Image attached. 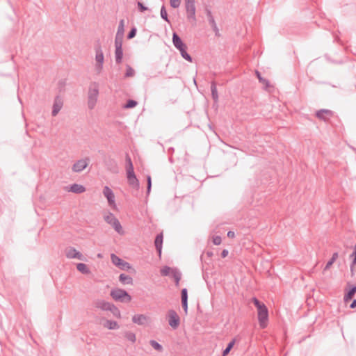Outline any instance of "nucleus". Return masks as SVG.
I'll list each match as a JSON object with an SVG mask.
<instances>
[{
    "instance_id": "obj_40",
    "label": "nucleus",
    "mask_w": 356,
    "mask_h": 356,
    "mask_svg": "<svg viewBox=\"0 0 356 356\" xmlns=\"http://www.w3.org/2000/svg\"><path fill=\"white\" fill-rule=\"evenodd\" d=\"M136 33H137L136 28V27L131 28L127 35V39L131 40V39L134 38L136 36Z\"/></svg>"
},
{
    "instance_id": "obj_9",
    "label": "nucleus",
    "mask_w": 356,
    "mask_h": 356,
    "mask_svg": "<svg viewBox=\"0 0 356 356\" xmlns=\"http://www.w3.org/2000/svg\"><path fill=\"white\" fill-rule=\"evenodd\" d=\"M63 106V100L60 96L56 95L54 100L51 115L55 117L58 115Z\"/></svg>"
},
{
    "instance_id": "obj_56",
    "label": "nucleus",
    "mask_w": 356,
    "mask_h": 356,
    "mask_svg": "<svg viewBox=\"0 0 356 356\" xmlns=\"http://www.w3.org/2000/svg\"><path fill=\"white\" fill-rule=\"evenodd\" d=\"M18 100H19V102H20V104H22V100H21V99H20V97H18Z\"/></svg>"
},
{
    "instance_id": "obj_57",
    "label": "nucleus",
    "mask_w": 356,
    "mask_h": 356,
    "mask_svg": "<svg viewBox=\"0 0 356 356\" xmlns=\"http://www.w3.org/2000/svg\"><path fill=\"white\" fill-rule=\"evenodd\" d=\"M169 151H172L173 152L174 151V148L173 147L169 148Z\"/></svg>"
},
{
    "instance_id": "obj_44",
    "label": "nucleus",
    "mask_w": 356,
    "mask_h": 356,
    "mask_svg": "<svg viewBox=\"0 0 356 356\" xmlns=\"http://www.w3.org/2000/svg\"><path fill=\"white\" fill-rule=\"evenodd\" d=\"M181 0H170V6L173 8H177L179 7Z\"/></svg>"
},
{
    "instance_id": "obj_30",
    "label": "nucleus",
    "mask_w": 356,
    "mask_h": 356,
    "mask_svg": "<svg viewBox=\"0 0 356 356\" xmlns=\"http://www.w3.org/2000/svg\"><path fill=\"white\" fill-rule=\"evenodd\" d=\"M124 337L131 343H134L136 341V334L131 331H125L124 332Z\"/></svg>"
},
{
    "instance_id": "obj_28",
    "label": "nucleus",
    "mask_w": 356,
    "mask_h": 356,
    "mask_svg": "<svg viewBox=\"0 0 356 356\" xmlns=\"http://www.w3.org/2000/svg\"><path fill=\"white\" fill-rule=\"evenodd\" d=\"M186 49H187V46H186V47H184V48L179 49V51L180 52L181 56H182V58L184 59L191 63L193 61V58H192L191 56L187 52Z\"/></svg>"
},
{
    "instance_id": "obj_24",
    "label": "nucleus",
    "mask_w": 356,
    "mask_h": 356,
    "mask_svg": "<svg viewBox=\"0 0 356 356\" xmlns=\"http://www.w3.org/2000/svg\"><path fill=\"white\" fill-rule=\"evenodd\" d=\"M119 281L123 284H133L132 277L124 273H121L120 275Z\"/></svg>"
},
{
    "instance_id": "obj_35",
    "label": "nucleus",
    "mask_w": 356,
    "mask_h": 356,
    "mask_svg": "<svg viewBox=\"0 0 356 356\" xmlns=\"http://www.w3.org/2000/svg\"><path fill=\"white\" fill-rule=\"evenodd\" d=\"M128 183L130 186H131L134 188L138 189L139 188V181L136 177L134 178H130V179H127Z\"/></svg>"
},
{
    "instance_id": "obj_27",
    "label": "nucleus",
    "mask_w": 356,
    "mask_h": 356,
    "mask_svg": "<svg viewBox=\"0 0 356 356\" xmlns=\"http://www.w3.org/2000/svg\"><path fill=\"white\" fill-rule=\"evenodd\" d=\"M257 76L259 79V81L264 85V88L265 90H267L268 88L270 86V82L268 80L263 78L261 76V73L259 71H256Z\"/></svg>"
},
{
    "instance_id": "obj_42",
    "label": "nucleus",
    "mask_w": 356,
    "mask_h": 356,
    "mask_svg": "<svg viewBox=\"0 0 356 356\" xmlns=\"http://www.w3.org/2000/svg\"><path fill=\"white\" fill-rule=\"evenodd\" d=\"M125 161H126V168H134V165H133V163H132L131 159V157L129 156V155L128 154H126Z\"/></svg>"
},
{
    "instance_id": "obj_36",
    "label": "nucleus",
    "mask_w": 356,
    "mask_h": 356,
    "mask_svg": "<svg viewBox=\"0 0 356 356\" xmlns=\"http://www.w3.org/2000/svg\"><path fill=\"white\" fill-rule=\"evenodd\" d=\"M161 17L165 22H170V20H169L168 16V13H167V11H166V9H165V7L164 5H163L161 8Z\"/></svg>"
},
{
    "instance_id": "obj_50",
    "label": "nucleus",
    "mask_w": 356,
    "mask_h": 356,
    "mask_svg": "<svg viewBox=\"0 0 356 356\" xmlns=\"http://www.w3.org/2000/svg\"><path fill=\"white\" fill-rule=\"evenodd\" d=\"M334 261H335L334 260H333L332 259L330 258V259L326 264V265L324 268V270L329 269Z\"/></svg>"
},
{
    "instance_id": "obj_3",
    "label": "nucleus",
    "mask_w": 356,
    "mask_h": 356,
    "mask_svg": "<svg viewBox=\"0 0 356 356\" xmlns=\"http://www.w3.org/2000/svg\"><path fill=\"white\" fill-rule=\"evenodd\" d=\"M95 70L98 74L101 73L103 69V64L104 60V53L102 49L100 44H97L95 47Z\"/></svg>"
},
{
    "instance_id": "obj_5",
    "label": "nucleus",
    "mask_w": 356,
    "mask_h": 356,
    "mask_svg": "<svg viewBox=\"0 0 356 356\" xmlns=\"http://www.w3.org/2000/svg\"><path fill=\"white\" fill-rule=\"evenodd\" d=\"M104 220L111 225L118 233L121 234L123 232L120 221L112 213H108V215L105 216Z\"/></svg>"
},
{
    "instance_id": "obj_45",
    "label": "nucleus",
    "mask_w": 356,
    "mask_h": 356,
    "mask_svg": "<svg viewBox=\"0 0 356 356\" xmlns=\"http://www.w3.org/2000/svg\"><path fill=\"white\" fill-rule=\"evenodd\" d=\"M152 188V179L149 175L147 177V195L150 193Z\"/></svg>"
},
{
    "instance_id": "obj_34",
    "label": "nucleus",
    "mask_w": 356,
    "mask_h": 356,
    "mask_svg": "<svg viewBox=\"0 0 356 356\" xmlns=\"http://www.w3.org/2000/svg\"><path fill=\"white\" fill-rule=\"evenodd\" d=\"M149 344L152 346V347L159 351V352H162L163 348V346L159 343H158L155 340H150L149 341Z\"/></svg>"
},
{
    "instance_id": "obj_32",
    "label": "nucleus",
    "mask_w": 356,
    "mask_h": 356,
    "mask_svg": "<svg viewBox=\"0 0 356 356\" xmlns=\"http://www.w3.org/2000/svg\"><path fill=\"white\" fill-rule=\"evenodd\" d=\"M135 70L129 64H127L124 78L133 77L135 76Z\"/></svg>"
},
{
    "instance_id": "obj_19",
    "label": "nucleus",
    "mask_w": 356,
    "mask_h": 356,
    "mask_svg": "<svg viewBox=\"0 0 356 356\" xmlns=\"http://www.w3.org/2000/svg\"><path fill=\"white\" fill-rule=\"evenodd\" d=\"M163 240V236L162 233L157 234L154 240L155 248L156 250V252H158L159 257H161Z\"/></svg>"
},
{
    "instance_id": "obj_58",
    "label": "nucleus",
    "mask_w": 356,
    "mask_h": 356,
    "mask_svg": "<svg viewBox=\"0 0 356 356\" xmlns=\"http://www.w3.org/2000/svg\"><path fill=\"white\" fill-rule=\"evenodd\" d=\"M207 254H208V255H212V254H213V253H212V252H207Z\"/></svg>"
},
{
    "instance_id": "obj_6",
    "label": "nucleus",
    "mask_w": 356,
    "mask_h": 356,
    "mask_svg": "<svg viewBox=\"0 0 356 356\" xmlns=\"http://www.w3.org/2000/svg\"><path fill=\"white\" fill-rule=\"evenodd\" d=\"M111 259L112 263L115 266H118L120 270H128L131 268V266L129 263H128L126 261L123 260L122 259L120 258L118 256H117L114 253H112L111 254Z\"/></svg>"
},
{
    "instance_id": "obj_52",
    "label": "nucleus",
    "mask_w": 356,
    "mask_h": 356,
    "mask_svg": "<svg viewBox=\"0 0 356 356\" xmlns=\"http://www.w3.org/2000/svg\"><path fill=\"white\" fill-rule=\"evenodd\" d=\"M350 307L351 309H354L356 307V299H354L352 300L350 305Z\"/></svg>"
},
{
    "instance_id": "obj_46",
    "label": "nucleus",
    "mask_w": 356,
    "mask_h": 356,
    "mask_svg": "<svg viewBox=\"0 0 356 356\" xmlns=\"http://www.w3.org/2000/svg\"><path fill=\"white\" fill-rule=\"evenodd\" d=\"M137 6H138V10H139L140 12H142V13H143V12H145V11H146V10H148V8H147V6H145L142 2H140V1H138V2H137Z\"/></svg>"
},
{
    "instance_id": "obj_51",
    "label": "nucleus",
    "mask_w": 356,
    "mask_h": 356,
    "mask_svg": "<svg viewBox=\"0 0 356 356\" xmlns=\"http://www.w3.org/2000/svg\"><path fill=\"white\" fill-rule=\"evenodd\" d=\"M228 253H229L228 250H226V249H224V250L221 252V257H222V258H225V257H226L228 255Z\"/></svg>"
},
{
    "instance_id": "obj_47",
    "label": "nucleus",
    "mask_w": 356,
    "mask_h": 356,
    "mask_svg": "<svg viewBox=\"0 0 356 356\" xmlns=\"http://www.w3.org/2000/svg\"><path fill=\"white\" fill-rule=\"evenodd\" d=\"M253 302L257 309L265 305L263 302H260L257 298H253Z\"/></svg>"
},
{
    "instance_id": "obj_37",
    "label": "nucleus",
    "mask_w": 356,
    "mask_h": 356,
    "mask_svg": "<svg viewBox=\"0 0 356 356\" xmlns=\"http://www.w3.org/2000/svg\"><path fill=\"white\" fill-rule=\"evenodd\" d=\"M138 102L134 99H129L124 106V108H133L136 106Z\"/></svg>"
},
{
    "instance_id": "obj_21",
    "label": "nucleus",
    "mask_w": 356,
    "mask_h": 356,
    "mask_svg": "<svg viewBox=\"0 0 356 356\" xmlns=\"http://www.w3.org/2000/svg\"><path fill=\"white\" fill-rule=\"evenodd\" d=\"M111 304L112 303L106 302L104 300H97L95 302V307L102 311H108L110 309Z\"/></svg>"
},
{
    "instance_id": "obj_54",
    "label": "nucleus",
    "mask_w": 356,
    "mask_h": 356,
    "mask_svg": "<svg viewBox=\"0 0 356 356\" xmlns=\"http://www.w3.org/2000/svg\"><path fill=\"white\" fill-rule=\"evenodd\" d=\"M234 236H235V234H234V232H232V231H229L228 232V233H227V236L228 237L233 238V237H234Z\"/></svg>"
},
{
    "instance_id": "obj_18",
    "label": "nucleus",
    "mask_w": 356,
    "mask_h": 356,
    "mask_svg": "<svg viewBox=\"0 0 356 356\" xmlns=\"http://www.w3.org/2000/svg\"><path fill=\"white\" fill-rule=\"evenodd\" d=\"M172 43L175 47L179 50L184 47H186V44L182 41L181 38L179 37V35L176 33L174 32L172 33Z\"/></svg>"
},
{
    "instance_id": "obj_26",
    "label": "nucleus",
    "mask_w": 356,
    "mask_h": 356,
    "mask_svg": "<svg viewBox=\"0 0 356 356\" xmlns=\"http://www.w3.org/2000/svg\"><path fill=\"white\" fill-rule=\"evenodd\" d=\"M104 326L108 330H118L120 327L118 323L112 320H106Z\"/></svg>"
},
{
    "instance_id": "obj_22",
    "label": "nucleus",
    "mask_w": 356,
    "mask_h": 356,
    "mask_svg": "<svg viewBox=\"0 0 356 356\" xmlns=\"http://www.w3.org/2000/svg\"><path fill=\"white\" fill-rule=\"evenodd\" d=\"M68 191L74 193L80 194L86 191V188L83 185L73 184L70 186V189Z\"/></svg>"
},
{
    "instance_id": "obj_16",
    "label": "nucleus",
    "mask_w": 356,
    "mask_h": 356,
    "mask_svg": "<svg viewBox=\"0 0 356 356\" xmlns=\"http://www.w3.org/2000/svg\"><path fill=\"white\" fill-rule=\"evenodd\" d=\"M103 194L106 197L110 206H115L114 193L108 186H104Z\"/></svg>"
},
{
    "instance_id": "obj_11",
    "label": "nucleus",
    "mask_w": 356,
    "mask_h": 356,
    "mask_svg": "<svg viewBox=\"0 0 356 356\" xmlns=\"http://www.w3.org/2000/svg\"><path fill=\"white\" fill-rule=\"evenodd\" d=\"M205 13L207 17L208 22L211 25L213 31L215 32L216 36H220L219 29L217 26V24L215 22L214 17L212 15L211 11L209 8H205Z\"/></svg>"
},
{
    "instance_id": "obj_23",
    "label": "nucleus",
    "mask_w": 356,
    "mask_h": 356,
    "mask_svg": "<svg viewBox=\"0 0 356 356\" xmlns=\"http://www.w3.org/2000/svg\"><path fill=\"white\" fill-rule=\"evenodd\" d=\"M170 275L174 279L175 285L178 286L181 278V273L177 268H172Z\"/></svg>"
},
{
    "instance_id": "obj_25",
    "label": "nucleus",
    "mask_w": 356,
    "mask_h": 356,
    "mask_svg": "<svg viewBox=\"0 0 356 356\" xmlns=\"http://www.w3.org/2000/svg\"><path fill=\"white\" fill-rule=\"evenodd\" d=\"M211 91L213 100L217 103L218 102V94L215 81H211Z\"/></svg>"
},
{
    "instance_id": "obj_43",
    "label": "nucleus",
    "mask_w": 356,
    "mask_h": 356,
    "mask_svg": "<svg viewBox=\"0 0 356 356\" xmlns=\"http://www.w3.org/2000/svg\"><path fill=\"white\" fill-rule=\"evenodd\" d=\"M181 301L188 300V290H187V289L184 288V289H181Z\"/></svg>"
},
{
    "instance_id": "obj_20",
    "label": "nucleus",
    "mask_w": 356,
    "mask_h": 356,
    "mask_svg": "<svg viewBox=\"0 0 356 356\" xmlns=\"http://www.w3.org/2000/svg\"><path fill=\"white\" fill-rule=\"evenodd\" d=\"M148 317L144 314H136L132 317L133 323L139 325H144L147 323Z\"/></svg>"
},
{
    "instance_id": "obj_2",
    "label": "nucleus",
    "mask_w": 356,
    "mask_h": 356,
    "mask_svg": "<svg viewBox=\"0 0 356 356\" xmlns=\"http://www.w3.org/2000/svg\"><path fill=\"white\" fill-rule=\"evenodd\" d=\"M111 296L115 301H119L121 302H129L131 300V296L129 294V293L122 289H113L111 291L110 293Z\"/></svg>"
},
{
    "instance_id": "obj_41",
    "label": "nucleus",
    "mask_w": 356,
    "mask_h": 356,
    "mask_svg": "<svg viewBox=\"0 0 356 356\" xmlns=\"http://www.w3.org/2000/svg\"><path fill=\"white\" fill-rule=\"evenodd\" d=\"M127 179H130V178H134L136 177L134 168H127Z\"/></svg>"
},
{
    "instance_id": "obj_14",
    "label": "nucleus",
    "mask_w": 356,
    "mask_h": 356,
    "mask_svg": "<svg viewBox=\"0 0 356 356\" xmlns=\"http://www.w3.org/2000/svg\"><path fill=\"white\" fill-rule=\"evenodd\" d=\"M333 111L329 109H320L316 111V116L325 122H327L333 115Z\"/></svg>"
},
{
    "instance_id": "obj_4",
    "label": "nucleus",
    "mask_w": 356,
    "mask_h": 356,
    "mask_svg": "<svg viewBox=\"0 0 356 356\" xmlns=\"http://www.w3.org/2000/svg\"><path fill=\"white\" fill-rule=\"evenodd\" d=\"M167 318L169 325L173 330L178 328L180 324V318L176 311L174 309L168 310L167 313Z\"/></svg>"
},
{
    "instance_id": "obj_39",
    "label": "nucleus",
    "mask_w": 356,
    "mask_h": 356,
    "mask_svg": "<svg viewBox=\"0 0 356 356\" xmlns=\"http://www.w3.org/2000/svg\"><path fill=\"white\" fill-rule=\"evenodd\" d=\"M350 257L353 259L352 264L350 265V270L353 271V266L356 264V244L354 246L353 252L350 254Z\"/></svg>"
},
{
    "instance_id": "obj_55",
    "label": "nucleus",
    "mask_w": 356,
    "mask_h": 356,
    "mask_svg": "<svg viewBox=\"0 0 356 356\" xmlns=\"http://www.w3.org/2000/svg\"><path fill=\"white\" fill-rule=\"evenodd\" d=\"M97 257H99V258H102V254L101 253H99V254H97Z\"/></svg>"
},
{
    "instance_id": "obj_1",
    "label": "nucleus",
    "mask_w": 356,
    "mask_h": 356,
    "mask_svg": "<svg viewBox=\"0 0 356 356\" xmlns=\"http://www.w3.org/2000/svg\"><path fill=\"white\" fill-rule=\"evenodd\" d=\"M99 95V86L96 82H92L88 90V106L90 109H93L97 102Z\"/></svg>"
},
{
    "instance_id": "obj_10",
    "label": "nucleus",
    "mask_w": 356,
    "mask_h": 356,
    "mask_svg": "<svg viewBox=\"0 0 356 356\" xmlns=\"http://www.w3.org/2000/svg\"><path fill=\"white\" fill-rule=\"evenodd\" d=\"M65 255L68 259H77L81 261L85 259L83 255L73 247H69L66 249Z\"/></svg>"
},
{
    "instance_id": "obj_33",
    "label": "nucleus",
    "mask_w": 356,
    "mask_h": 356,
    "mask_svg": "<svg viewBox=\"0 0 356 356\" xmlns=\"http://www.w3.org/2000/svg\"><path fill=\"white\" fill-rule=\"evenodd\" d=\"M108 311H110L113 315L116 317V318H120L121 317V314H120V311L119 310V309L115 306L113 303L111 304V309H108Z\"/></svg>"
},
{
    "instance_id": "obj_53",
    "label": "nucleus",
    "mask_w": 356,
    "mask_h": 356,
    "mask_svg": "<svg viewBox=\"0 0 356 356\" xmlns=\"http://www.w3.org/2000/svg\"><path fill=\"white\" fill-rule=\"evenodd\" d=\"M338 256H339L338 252H334L332 254V256L331 259H332L333 260L336 261L337 259L338 258Z\"/></svg>"
},
{
    "instance_id": "obj_7",
    "label": "nucleus",
    "mask_w": 356,
    "mask_h": 356,
    "mask_svg": "<svg viewBox=\"0 0 356 356\" xmlns=\"http://www.w3.org/2000/svg\"><path fill=\"white\" fill-rule=\"evenodd\" d=\"M258 312V321L261 328H265L267 325V321L268 320V310L266 305L259 308Z\"/></svg>"
},
{
    "instance_id": "obj_12",
    "label": "nucleus",
    "mask_w": 356,
    "mask_h": 356,
    "mask_svg": "<svg viewBox=\"0 0 356 356\" xmlns=\"http://www.w3.org/2000/svg\"><path fill=\"white\" fill-rule=\"evenodd\" d=\"M89 159H80L76 161L72 165V170L75 172H81L88 165Z\"/></svg>"
},
{
    "instance_id": "obj_38",
    "label": "nucleus",
    "mask_w": 356,
    "mask_h": 356,
    "mask_svg": "<svg viewBox=\"0 0 356 356\" xmlns=\"http://www.w3.org/2000/svg\"><path fill=\"white\" fill-rule=\"evenodd\" d=\"M172 268H170L168 266H165L161 269V274L162 276H168L171 274V270Z\"/></svg>"
},
{
    "instance_id": "obj_29",
    "label": "nucleus",
    "mask_w": 356,
    "mask_h": 356,
    "mask_svg": "<svg viewBox=\"0 0 356 356\" xmlns=\"http://www.w3.org/2000/svg\"><path fill=\"white\" fill-rule=\"evenodd\" d=\"M76 269L83 274L87 275L90 273L88 266L83 263H79L76 264Z\"/></svg>"
},
{
    "instance_id": "obj_17",
    "label": "nucleus",
    "mask_w": 356,
    "mask_h": 356,
    "mask_svg": "<svg viewBox=\"0 0 356 356\" xmlns=\"http://www.w3.org/2000/svg\"><path fill=\"white\" fill-rule=\"evenodd\" d=\"M124 19H121L120 21L118 31L115 35V42H122L124 38Z\"/></svg>"
},
{
    "instance_id": "obj_15",
    "label": "nucleus",
    "mask_w": 356,
    "mask_h": 356,
    "mask_svg": "<svg viewBox=\"0 0 356 356\" xmlns=\"http://www.w3.org/2000/svg\"><path fill=\"white\" fill-rule=\"evenodd\" d=\"M348 286L349 288L345 289V294L343 297L345 302L352 300L353 296L356 293V284L350 285V284H348Z\"/></svg>"
},
{
    "instance_id": "obj_13",
    "label": "nucleus",
    "mask_w": 356,
    "mask_h": 356,
    "mask_svg": "<svg viewBox=\"0 0 356 356\" xmlns=\"http://www.w3.org/2000/svg\"><path fill=\"white\" fill-rule=\"evenodd\" d=\"M122 42H115V63L120 64L123 58Z\"/></svg>"
},
{
    "instance_id": "obj_8",
    "label": "nucleus",
    "mask_w": 356,
    "mask_h": 356,
    "mask_svg": "<svg viewBox=\"0 0 356 356\" xmlns=\"http://www.w3.org/2000/svg\"><path fill=\"white\" fill-rule=\"evenodd\" d=\"M185 8L187 13V18L189 20L195 21V0H184Z\"/></svg>"
},
{
    "instance_id": "obj_48",
    "label": "nucleus",
    "mask_w": 356,
    "mask_h": 356,
    "mask_svg": "<svg viewBox=\"0 0 356 356\" xmlns=\"http://www.w3.org/2000/svg\"><path fill=\"white\" fill-rule=\"evenodd\" d=\"M222 238L220 236H216L213 238V243L214 245H218L221 243Z\"/></svg>"
},
{
    "instance_id": "obj_31",
    "label": "nucleus",
    "mask_w": 356,
    "mask_h": 356,
    "mask_svg": "<svg viewBox=\"0 0 356 356\" xmlns=\"http://www.w3.org/2000/svg\"><path fill=\"white\" fill-rule=\"evenodd\" d=\"M235 342H236V339H233L231 341H229L227 343V347L223 350L222 356H226L229 353L231 350L233 348V347L235 344Z\"/></svg>"
},
{
    "instance_id": "obj_49",
    "label": "nucleus",
    "mask_w": 356,
    "mask_h": 356,
    "mask_svg": "<svg viewBox=\"0 0 356 356\" xmlns=\"http://www.w3.org/2000/svg\"><path fill=\"white\" fill-rule=\"evenodd\" d=\"M181 305L183 307V309L184 310L186 314L188 313V300L181 301Z\"/></svg>"
}]
</instances>
